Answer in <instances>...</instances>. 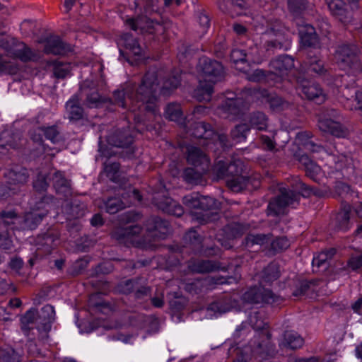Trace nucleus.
I'll use <instances>...</instances> for the list:
<instances>
[{
    "instance_id": "f257e3e1",
    "label": "nucleus",
    "mask_w": 362,
    "mask_h": 362,
    "mask_svg": "<svg viewBox=\"0 0 362 362\" xmlns=\"http://www.w3.org/2000/svg\"><path fill=\"white\" fill-rule=\"evenodd\" d=\"M161 75V71L150 69L144 76L136 91L132 86H127L124 90H115L113 93L115 103L133 112L145 110L156 116L158 113V105L156 93L159 85L157 81Z\"/></svg>"
},
{
    "instance_id": "f03ea898",
    "label": "nucleus",
    "mask_w": 362,
    "mask_h": 362,
    "mask_svg": "<svg viewBox=\"0 0 362 362\" xmlns=\"http://www.w3.org/2000/svg\"><path fill=\"white\" fill-rule=\"evenodd\" d=\"M202 76L199 84L194 90V97L199 101H209L213 93V86L223 77V68L221 63L203 57L199 60Z\"/></svg>"
},
{
    "instance_id": "7ed1b4c3",
    "label": "nucleus",
    "mask_w": 362,
    "mask_h": 362,
    "mask_svg": "<svg viewBox=\"0 0 362 362\" xmlns=\"http://www.w3.org/2000/svg\"><path fill=\"white\" fill-rule=\"evenodd\" d=\"M184 204L190 209H200L199 213L192 211L193 219L203 224L215 220L217 214L211 211L218 208V202L208 196H202L198 193H192L183 197Z\"/></svg>"
},
{
    "instance_id": "20e7f679",
    "label": "nucleus",
    "mask_w": 362,
    "mask_h": 362,
    "mask_svg": "<svg viewBox=\"0 0 362 362\" xmlns=\"http://www.w3.org/2000/svg\"><path fill=\"white\" fill-rule=\"evenodd\" d=\"M254 21L256 23L255 26L257 30L265 27L266 30L262 31V33L269 37H275L274 39L271 38L266 41L264 46L267 51L273 49H287L288 40L282 33L281 23L279 21L266 20L262 16H257Z\"/></svg>"
},
{
    "instance_id": "39448f33",
    "label": "nucleus",
    "mask_w": 362,
    "mask_h": 362,
    "mask_svg": "<svg viewBox=\"0 0 362 362\" xmlns=\"http://www.w3.org/2000/svg\"><path fill=\"white\" fill-rule=\"evenodd\" d=\"M360 50L354 44H345L339 46L335 52V60L341 69L348 74L356 75L362 71L359 59Z\"/></svg>"
},
{
    "instance_id": "423d86ee",
    "label": "nucleus",
    "mask_w": 362,
    "mask_h": 362,
    "mask_svg": "<svg viewBox=\"0 0 362 362\" xmlns=\"http://www.w3.org/2000/svg\"><path fill=\"white\" fill-rule=\"evenodd\" d=\"M259 95V90L247 88L241 93L240 96L235 99L227 98L221 105V110L226 114V118L235 119L248 108Z\"/></svg>"
},
{
    "instance_id": "0eeeda50",
    "label": "nucleus",
    "mask_w": 362,
    "mask_h": 362,
    "mask_svg": "<svg viewBox=\"0 0 362 362\" xmlns=\"http://www.w3.org/2000/svg\"><path fill=\"white\" fill-rule=\"evenodd\" d=\"M339 119L340 117L336 110H327L319 115L318 127L325 133L337 137H345L347 129L341 124Z\"/></svg>"
},
{
    "instance_id": "6e6552de",
    "label": "nucleus",
    "mask_w": 362,
    "mask_h": 362,
    "mask_svg": "<svg viewBox=\"0 0 362 362\" xmlns=\"http://www.w3.org/2000/svg\"><path fill=\"white\" fill-rule=\"evenodd\" d=\"M279 191L280 194L269 203L268 211L269 214L275 216L282 214L284 213L286 206L298 202L300 199L299 193L293 190L281 187Z\"/></svg>"
},
{
    "instance_id": "1a4fd4ad",
    "label": "nucleus",
    "mask_w": 362,
    "mask_h": 362,
    "mask_svg": "<svg viewBox=\"0 0 362 362\" xmlns=\"http://www.w3.org/2000/svg\"><path fill=\"white\" fill-rule=\"evenodd\" d=\"M122 198L111 197L105 202V210L110 214L117 213L127 206H129L134 201L140 202L141 196L137 189H129L124 193H119Z\"/></svg>"
},
{
    "instance_id": "9d476101",
    "label": "nucleus",
    "mask_w": 362,
    "mask_h": 362,
    "mask_svg": "<svg viewBox=\"0 0 362 362\" xmlns=\"http://www.w3.org/2000/svg\"><path fill=\"white\" fill-rule=\"evenodd\" d=\"M40 201L31 208V211L25 213L23 229L33 230L40 223L42 218L47 214L48 210L46 209V204L49 199L52 197H42L40 198Z\"/></svg>"
},
{
    "instance_id": "9b49d317",
    "label": "nucleus",
    "mask_w": 362,
    "mask_h": 362,
    "mask_svg": "<svg viewBox=\"0 0 362 362\" xmlns=\"http://www.w3.org/2000/svg\"><path fill=\"white\" fill-rule=\"evenodd\" d=\"M243 298L250 303H274L279 300V296L263 286L250 288L243 294Z\"/></svg>"
},
{
    "instance_id": "f8f14e48",
    "label": "nucleus",
    "mask_w": 362,
    "mask_h": 362,
    "mask_svg": "<svg viewBox=\"0 0 362 362\" xmlns=\"http://www.w3.org/2000/svg\"><path fill=\"white\" fill-rule=\"evenodd\" d=\"M8 54L22 62H35L40 59V52L33 49L23 42H17L7 50Z\"/></svg>"
},
{
    "instance_id": "ddd939ff",
    "label": "nucleus",
    "mask_w": 362,
    "mask_h": 362,
    "mask_svg": "<svg viewBox=\"0 0 362 362\" xmlns=\"http://www.w3.org/2000/svg\"><path fill=\"white\" fill-rule=\"evenodd\" d=\"M294 67V60L288 55H281L273 59L270 62V74L267 77L273 78L276 76L278 81L288 74V72Z\"/></svg>"
},
{
    "instance_id": "4468645a",
    "label": "nucleus",
    "mask_w": 362,
    "mask_h": 362,
    "mask_svg": "<svg viewBox=\"0 0 362 362\" xmlns=\"http://www.w3.org/2000/svg\"><path fill=\"white\" fill-rule=\"evenodd\" d=\"M298 88L308 100L317 103H323L327 100V95L320 86L313 81L301 80L298 81Z\"/></svg>"
},
{
    "instance_id": "2eb2a0df",
    "label": "nucleus",
    "mask_w": 362,
    "mask_h": 362,
    "mask_svg": "<svg viewBox=\"0 0 362 362\" xmlns=\"http://www.w3.org/2000/svg\"><path fill=\"white\" fill-rule=\"evenodd\" d=\"M245 230V227L240 223H233L228 224L217 235L218 241L224 248L230 249L233 246L234 239L241 236Z\"/></svg>"
},
{
    "instance_id": "dca6fc26",
    "label": "nucleus",
    "mask_w": 362,
    "mask_h": 362,
    "mask_svg": "<svg viewBox=\"0 0 362 362\" xmlns=\"http://www.w3.org/2000/svg\"><path fill=\"white\" fill-rule=\"evenodd\" d=\"M249 322L250 325L256 330H262L258 334L259 337L264 339L262 342L258 343L257 347L263 349L269 346L271 334L265 329L267 323L264 321V314L261 311L252 312L249 315Z\"/></svg>"
},
{
    "instance_id": "f3484780",
    "label": "nucleus",
    "mask_w": 362,
    "mask_h": 362,
    "mask_svg": "<svg viewBox=\"0 0 362 362\" xmlns=\"http://www.w3.org/2000/svg\"><path fill=\"white\" fill-rule=\"evenodd\" d=\"M153 202L159 209L166 214L179 217L184 213L183 208L180 204L165 194L161 197L160 194L157 193L153 197Z\"/></svg>"
},
{
    "instance_id": "a211bd4d",
    "label": "nucleus",
    "mask_w": 362,
    "mask_h": 362,
    "mask_svg": "<svg viewBox=\"0 0 362 362\" xmlns=\"http://www.w3.org/2000/svg\"><path fill=\"white\" fill-rule=\"evenodd\" d=\"M141 228L139 225H133L119 229L115 233V238L125 244H131L135 247H141L138 235L141 233Z\"/></svg>"
},
{
    "instance_id": "6ab92c4d",
    "label": "nucleus",
    "mask_w": 362,
    "mask_h": 362,
    "mask_svg": "<svg viewBox=\"0 0 362 362\" xmlns=\"http://www.w3.org/2000/svg\"><path fill=\"white\" fill-rule=\"evenodd\" d=\"M80 93L86 95L85 104L88 107H98L103 101V98L99 94L91 81L86 80L80 88Z\"/></svg>"
},
{
    "instance_id": "aec40b11",
    "label": "nucleus",
    "mask_w": 362,
    "mask_h": 362,
    "mask_svg": "<svg viewBox=\"0 0 362 362\" xmlns=\"http://www.w3.org/2000/svg\"><path fill=\"white\" fill-rule=\"evenodd\" d=\"M146 228L151 236L164 239L169 233V223L159 217H151L146 222Z\"/></svg>"
},
{
    "instance_id": "412c9836",
    "label": "nucleus",
    "mask_w": 362,
    "mask_h": 362,
    "mask_svg": "<svg viewBox=\"0 0 362 362\" xmlns=\"http://www.w3.org/2000/svg\"><path fill=\"white\" fill-rule=\"evenodd\" d=\"M187 162L195 166L202 167V170L208 171L209 169V160L205 153L195 146L187 148Z\"/></svg>"
},
{
    "instance_id": "4be33fe9",
    "label": "nucleus",
    "mask_w": 362,
    "mask_h": 362,
    "mask_svg": "<svg viewBox=\"0 0 362 362\" xmlns=\"http://www.w3.org/2000/svg\"><path fill=\"white\" fill-rule=\"evenodd\" d=\"M45 53L54 55H64L71 51V47L58 36H51L45 41Z\"/></svg>"
},
{
    "instance_id": "5701e85b",
    "label": "nucleus",
    "mask_w": 362,
    "mask_h": 362,
    "mask_svg": "<svg viewBox=\"0 0 362 362\" xmlns=\"http://www.w3.org/2000/svg\"><path fill=\"white\" fill-rule=\"evenodd\" d=\"M237 162L226 163L223 160H218L213 167V173L217 179H225L234 175H238L240 170L238 168Z\"/></svg>"
},
{
    "instance_id": "b1692460",
    "label": "nucleus",
    "mask_w": 362,
    "mask_h": 362,
    "mask_svg": "<svg viewBox=\"0 0 362 362\" xmlns=\"http://www.w3.org/2000/svg\"><path fill=\"white\" fill-rule=\"evenodd\" d=\"M107 142L112 146L124 148L133 142V137L129 129L119 130L110 134L107 138Z\"/></svg>"
},
{
    "instance_id": "393cba45",
    "label": "nucleus",
    "mask_w": 362,
    "mask_h": 362,
    "mask_svg": "<svg viewBox=\"0 0 362 362\" xmlns=\"http://www.w3.org/2000/svg\"><path fill=\"white\" fill-rule=\"evenodd\" d=\"M126 25L133 30L139 29L141 33H152L154 30L155 23L146 17H141L136 19L129 18L126 21Z\"/></svg>"
},
{
    "instance_id": "a878e982",
    "label": "nucleus",
    "mask_w": 362,
    "mask_h": 362,
    "mask_svg": "<svg viewBox=\"0 0 362 362\" xmlns=\"http://www.w3.org/2000/svg\"><path fill=\"white\" fill-rule=\"evenodd\" d=\"M303 339L294 331L284 332L282 340L279 342L280 347L297 349L303 345Z\"/></svg>"
},
{
    "instance_id": "bb28decb",
    "label": "nucleus",
    "mask_w": 362,
    "mask_h": 362,
    "mask_svg": "<svg viewBox=\"0 0 362 362\" xmlns=\"http://www.w3.org/2000/svg\"><path fill=\"white\" fill-rule=\"evenodd\" d=\"M68 117L71 121H78L83 117V110L80 106L78 95H74L66 104Z\"/></svg>"
},
{
    "instance_id": "cd10ccee",
    "label": "nucleus",
    "mask_w": 362,
    "mask_h": 362,
    "mask_svg": "<svg viewBox=\"0 0 362 362\" xmlns=\"http://www.w3.org/2000/svg\"><path fill=\"white\" fill-rule=\"evenodd\" d=\"M350 90L346 88L343 91L345 101L344 103L346 109L360 110L362 111V92L354 90V97L349 93Z\"/></svg>"
},
{
    "instance_id": "c85d7f7f",
    "label": "nucleus",
    "mask_w": 362,
    "mask_h": 362,
    "mask_svg": "<svg viewBox=\"0 0 362 362\" xmlns=\"http://www.w3.org/2000/svg\"><path fill=\"white\" fill-rule=\"evenodd\" d=\"M300 163L305 167L306 175L315 181H317L322 174L320 167L307 155H302Z\"/></svg>"
},
{
    "instance_id": "c756f323",
    "label": "nucleus",
    "mask_w": 362,
    "mask_h": 362,
    "mask_svg": "<svg viewBox=\"0 0 362 362\" xmlns=\"http://www.w3.org/2000/svg\"><path fill=\"white\" fill-rule=\"evenodd\" d=\"M189 267L192 272L197 273L212 272L221 269L218 263L211 260H195Z\"/></svg>"
},
{
    "instance_id": "7c9ffc66",
    "label": "nucleus",
    "mask_w": 362,
    "mask_h": 362,
    "mask_svg": "<svg viewBox=\"0 0 362 362\" xmlns=\"http://www.w3.org/2000/svg\"><path fill=\"white\" fill-rule=\"evenodd\" d=\"M299 35L305 45L311 47L317 43V38L313 26L310 24L300 25L298 29Z\"/></svg>"
},
{
    "instance_id": "2f4dec72",
    "label": "nucleus",
    "mask_w": 362,
    "mask_h": 362,
    "mask_svg": "<svg viewBox=\"0 0 362 362\" xmlns=\"http://www.w3.org/2000/svg\"><path fill=\"white\" fill-rule=\"evenodd\" d=\"M280 276V268L277 263L272 262L261 272L260 284H270Z\"/></svg>"
},
{
    "instance_id": "473e14b6",
    "label": "nucleus",
    "mask_w": 362,
    "mask_h": 362,
    "mask_svg": "<svg viewBox=\"0 0 362 362\" xmlns=\"http://www.w3.org/2000/svg\"><path fill=\"white\" fill-rule=\"evenodd\" d=\"M271 237H272V234H249L245 239V245L247 247L257 245L268 250Z\"/></svg>"
},
{
    "instance_id": "72a5a7b5",
    "label": "nucleus",
    "mask_w": 362,
    "mask_h": 362,
    "mask_svg": "<svg viewBox=\"0 0 362 362\" xmlns=\"http://www.w3.org/2000/svg\"><path fill=\"white\" fill-rule=\"evenodd\" d=\"M53 185L57 194L64 197L71 194L70 182L66 180L61 172H56L53 176Z\"/></svg>"
},
{
    "instance_id": "f704fd0d",
    "label": "nucleus",
    "mask_w": 362,
    "mask_h": 362,
    "mask_svg": "<svg viewBox=\"0 0 362 362\" xmlns=\"http://www.w3.org/2000/svg\"><path fill=\"white\" fill-rule=\"evenodd\" d=\"M10 185H23L28 179V174L25 168H19L11 170L7 173Z\"/></svg>"
},
{
    "instance_id": "c9c22d12",
    "label": "nucleus",
    "mask_w": 362,
    "mask_h": 362,
    "mask_svg": "<svg viewBox=\"0 0 362 362\" xmlns=\"http://www.w3.org/2000/svg\"><path fill=\"white\" fill-rule=\"evenodd\" d=\"M121 291L124 293L135 291V297L136 298H141L143 296L148 295L149 289L145 286L138 288L136 283L134 280H128L124 284L121 285Z\"/></svg>"
},
{
    "instance_id": "e433bc0d",
    "label": "nucleus",
    "mask_w": 362,
    "mask_h": 362,
    "mask_svg": "<svg viewBox=\"0 0 362 362\" xmlns=\"http://www.w3.org/2000/svg\"><path fill=\"white\" fill-rule=\"evenodd\" d=\"M40 132H43L45 137L53 144H58L63 141L61 132L57 125L41 126Z\"/></svg>"
},
{
    "instance_id": "4c0bfd02",
    "label": "nucleus",
    "mask_w": 362,
    "mask_h": 362,
    "mask_svg": "<svg viewBox=\"0 0 362 362\" xmlns=\"http://www.w3.org/2000/svg\"><path fill=\"white\" fill-rule=\"evenodd\" d=\"M124 46L129 49L134 55L141 57L143 49L137 40L130 34H124L122 38Z\"/></svg>"
},
{
    "instance_id": "58836bf2",
    "label": "nucleus",
    "mask_w": 362,
    "mask_h": 362,
    "mask_svg": "<svg viewBox=\"0 0 362 362\" xmlns=\"http://www.w3.org/2000/svg\"><path fill=\"white\" fill-rule=\"evenodd\" d=\"M55 311L53 306L46 305L41 309L40 318L42 320L43 328L46 332L50 328V323L54 320Z\"/></svg>"
},
{
    "instance_id": "ea45409f",
    "label": "nucleus",
    "mask_w": 362,
    "mask_h": 362,
    "mask_svg": "<svg viewBox=\"0 0 362 362\" xmlns=\"http://www.w3.org/2000/svg\"><path fill=\"white\" fill-rule=\"evenodd\" d=\"M262 95L266 98V100L269 104L270 108L274 111H280L288 106V103L284 101L281 97L269 95L267 91H264Z\"/></svg>"
},
{
    "instance_id": "a19ab883",
    "label": "nucleus",
    "mask_w": 362,
    "mask_h": 362,
    "mask_svg": "<svg viewBox=\"0 0 362 362\" xmlns=\"http://www.w3.org/2000/svg\"><path fill=\"white\" fill-rule=\"evenodd\" d=\"M165 117L171 121L181 122L183 119V114L180 105L178 103L169 104L165 111Z\"/></svg>"
},
{
    "instance_id": "79ce46f5",
    "label": "nucleus",
    "mask_w": 362,
    "mask_h": 362,
    "mask_svg": "<svg viewBox=\"0 0 362 362\" xmlns=\"http://www.w3.org/2000/svg\"><path fill=\"white\" fill-rule=\"evenodd\" d=\"M180 83V78L178 75H173L169 78L165 80L162 86L160 88V94L168 95L170 93L176 89Z\"/></svg>"
},
{
    "instance_id": "37998d69",
    "label": "nucleus",
    "mask_w": 362,
    "mask_h": 362,
    "mask_svg": "<svg viewBox=\"0 0 362 362\" xmlns=\"http://www.w3.org/2000/svg\"><path fill=\"white\" fill-rule=\"evenodd\" d=\"M307 64L308 72L315 73L320 76L324 75L327 72L324 62L317 57H310Z\"/></svg>"
},
{
    "instance_id": "c03bdc74",
    "label": "nucleus",
    "mask_w": 362,
    "mask_h": 362,
    "mask_svg": "<svg viewBox=\"0 0 362 362\" xmlns=\"http://www.w3.org/2000/svg\"><path fill=\"white\" fill-rule=\"evenodd\" d=\"M54 75L56 78H64L70 74L71 67L69 63L62 62L58 60L52 63Z\"/></svg>"
},
{
    "instance_id": "a18cd8bd",
    "label": "nucleus",
    "mask_w": 362,
    "mask_h": 362,
    "mask_svg": "<svg viewBox=\"0 0 362 362\" xmlns=\"http://www.w3.org/2000/svg\"><path fill=\"white\" fill-rule=\"evenodd\" d=\"M251 127L258 130H265L267 127V118L262 112L254 113L250 120Z\"/></svg>"
},
{
    "instance_id": "49530a36",
    "label": "nucleus",
    "mask_w": 362,
    "mask_h": 362,
    "mask_svg": "<svg viewBox=\"0 0 362 362\" xmlns=\"http://www.w3.org/2000/svg\"><path fill=\"white\" fill-rule=\"evenodd\" d=\"M290 245L288 240L285 237H279L270 240L269 250L278 252L286 250Z\"/></svg>"
},
{
    "instance_id": "de8ad7c7",
    "label": "nucleus",
    "mask_w": 362,
    "mask_h": 362,
    "mask_svg": "<svg viewBox=\"0 0 362 362\" xmlns=\"http://www.w3.org/2000/svg\"><path fill=\"white\" fill-rule=\"evenodd\" d=\"M0 362H20V356L11 347L0 350Z\"/></svg>"
},
{
    "instance_id": "09e8293b",
    "label": "nucleus",
    "mask_w": 362,
    "mask_h": 362,
    "mask_svg": "<svg viewBox=\"0 0 362 362\" xmlns=\"http://www.w3.org/2000/svg\"><path fill=\"white\" fill-rule=\"evenodd\" d=\"M250 131L249 127L246 124L237 125L231 131V136L236 142H240L245 139L247 133Z\"/></svg>"
},
{
    "instance_id": "8fccbe9b",
    "label": "nucleus",
    "mask_w": 362,
    "mask_h": 362,
    "mask_svg": "<svg viewBox=\"0 0 362 362\" xmlns=\"http://www.w3.org/2000/svg\"><path fill=\"white\" fill-rule=\"evenodd\" d=\"M334 253V249H331L328 251L320 252L317 256L314 257L313 259V265L318 268L322 266H327V262L328 259L331 258Z\"/></svg>"
},
{
    "instance_id": "3c124183",
    "label": "nucleus",
    "mask_w": 362,
    "mask_h": 362,
    "mask_svg": "<svg viewBox=\"0 0 362 362\" xmlns=\"http://www.w3.org/2000/svg\"><path fill=\"white\" fill-rule=\"evenodd\" d=\"M199 168V170H195L193 168H188L185 169L184 172V178L187 182H196L201 179L202 174L206 172L202 170V167Z\"/></svg>"
},
{
    "instance_id": "603ef678",
    "label": "nucleus",
    "mask_w": 362,
    "mask_h": 362,
    "mask_svg": "<svg viewBox=\"0 0 362 362\" xmlns=\"http://www.w3.org/2000/svg\"><path fill=\"white\" fill-rule=\"evenodd\" d=\"M231 279H233V277H229L227 279L222 277V276H209L206 279H205L203 281H200L197 280L196 282H194V284H201L203 286L204 284L205 286H211L212 285H218V284H230Z\"/></svg>"
},
{
    "instance_id": "864d4df0",
    "label": "nucleus",
    "mask_w": 362,
    "mask_h": 362,
    "mask_svg": "<svg viewBox=\"0 0 362 362\" xmlns=\"http://www.w3.org/2000/svg\"><path fill=\"white\" fill-rule=\"evenodd\" d=\"M49 186L47 180V174L40 172L37 174L36 179L33 181V188L36 192H45Z\"/></svg>"
},
{
    "instance_id": "5fc2aeb1",
    "label": "nucleus",
    "mask_w": 362,
    "mask_h": 362,
    "mask_svg": "<svg viewBox=\"0 0 362 362\" xmlns=\"http://www.w3.org/2000/svg\"><path fill=\"white\" fill-rule=\"evenodd\" d=\"M325 1L333 15L341 16L344 13L345 3L343 0H325Z\"/></svg>"
},
{
    "instance_id": "6e6d98bb",
    "label": "nucleus",
    "mask_w": 362,
    "mask_h": 362,
    "mask_svg": "<svg viewBox=\"0 0 362 362\" xmlns=\"http://www.w3.org/2000/svg\"><path fill=\"white\" fill-rule=\"evenodd\" d=\"M307 1L305 0H288V6L291 12L294 14L301 13L307 8Z\"/></svg>"
},
{
    "instance_id": "4d7b16f0",
    "label": "nucleus",
    "mask_w": 362,
    "mask_h": 362,
    "mask_svg": "<svg viewBox=\"0 0 362 362\" xmlns=\"http://www.w3.org/2000/svg\"><path fill=\"white\" fill-rule=\"evenodd\" d=\"M35 310H28L25 315L21 318V322L23 324L22 329L26 333L28 329H33V327H30V325L33 324L35 319Z\"/></svg>"
},
{
    "instance_id": "13d9d810",
    "label": "nucleus",
    "mask_w": 362,
    "mask_h": 362,
    "mask_svg": "<svg viewBox=\"0 0 362 362\" xmlns=\"http://www.w3.org/2000/svg\"><path fill=\"white\" fill-rule=\"evenodd\" d=\"M349 210H344L343 212L340 213L337 216V220L339 221V228L342 230H347L349 228Z\"/></svg>"
},
{
    "instance_id": "bf43d9fd",
    "label": "nucleus",
    "mask_w": 362,
    "mask_h": 362,
    "mask_svg": "<svg viewBox=\"0 0 362 362\" xmlns=\"http://www.w3.org/2000/svg\"><path fill=\"white\" fill-rule=\"evenodd\" d=\"M210 125L204 122H199L195 124V129L197 132H194L193 134L196 137L206 138L211 135V131L209 129Z\"/></svg>"
},
{
    "instance_id": "052dcab7",
    "label": "nucleus",
    "mask_w": 362,
    "mask_h": 362,
    "mask_svg": "<svg viewBox=\"0 0 362 362\" xmlns=\"http://www.w3.org/2000/svg\"><path fill=\"white\" fill-rule=\"evenodd\" d=\"M247 54L241 49H235L230 53V59L235 64L247 61Z\"/></svg>"
},
{
    "instance_id": "680f3d73",
    "label": "nucleus",
    "mask_w": 362,
    "mask_h": 362,
    "mask_svg": "<svg viewBox=\"0 0 362 362\" xmlns=\"http://www.w3.org/2000/svg\"><path fill=\"white\" fill-rule=\"evenodd\" d=\"M238 175H234L233 176H230V179L227 180V185L228 187L235 192H238L243 188V184L240 181L241 177Z\"/></svg>"
},
{
    "instance_id": "e2e57ef3",
    "label": "nucleus",
    "mask_w": 362,
    "mask_h": 362,
    "mask_svg": "<svg viewBox=\"0 0 362 362\" xmlns=\"http://www.w3.org/2000/svg\"><path fill=\"white\" fill-rule=\"evenodd\" d=\"M310 288V284L306 281H301L296 289L293 292V295L296 297H300L306 293Z\"/></svg>"
},
{
    "instance_id": "0e129e2a",
    "label": "nucleus",
    "mask_w": 362,
    "mask_h": 362,
    "mask_svg": "<svg viewBox=\"0 0 362 362\" xmlns=\"http://www.w3.org/2000/svg\"><path fill=\"white\" fill-rule=\"evenodd\" d=\"M348 266L352 270H356L362 267V254L351 257L348 262Z\"/></svg>"
},
{
    "instance_id": "69168bd1",
    "label": "nucleus",
    "mask_w": 362,
    "mask_h": 362,
    "mask_svg": "<svg viewBox=\"0 0 362 362\" xmlns=\"http://www.w3.org/2000/svg\"><path fill=\"white\" fill-rule=\"evenodd\" d=\"M18 71L16 66H13L8 62H0V74L2 73H8L10 74H16Z\"/></svg>"
},
{
    "instance_id": "338daca9",
    "label": "nucleus",
    "mask_w": 362,
    "mask_h": 362,
    "mask_svg": "<svg viewBox=\"0 0 362 362\" xmlns=\"http://www.w3.org/2000/svg\"><path fill=\"white\" fill-rule=\"evenodd\" d=\"M266 77L267 76L262 70L257 69L249 75L248 79L252 81L259 82L265 80Z\"/></svg>"
},
{
    "instance_id": "774afa93",
    "label": "nucleus",
    "mask_w": 362,
    "mask_h": 362,
    "mask_svg": "<svg viewBox=\"0 0 362 362\" xmlns=\"http://www.w3.org/2000/svg\"><path fill=\"white\" fill-rule=\"evenodd\" d=\"M288 362H320V358L317 356H311L309 358L290 357Z\"/></svg>"
}]
</instances>
